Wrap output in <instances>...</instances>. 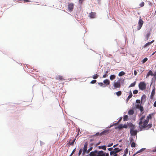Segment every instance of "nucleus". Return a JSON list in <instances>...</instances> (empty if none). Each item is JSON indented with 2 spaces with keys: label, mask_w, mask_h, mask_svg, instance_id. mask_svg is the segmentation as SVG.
<instances>
[{
  "label": "nucleus",
  "mask_w": 156,
  "mask_h": 156,
  "mask_svg": "<svg viewBox=\"0 0 156 156\" xmlns=\"http://www.w3.org/2000/svg\"><path fill=\"white\" fill-rule=\"evenodd\" d=\"M74 4L72 3L68 4V9L69 12H71L73 11L74 8Z\"/></svg>",
  "instance_id": "obj_8"
},
{
  "label": "nucleus",
  "mask_w": 156,
  "mask_h": 156,
  "mask_svg": "<svg viewBox=\"0 0 156 156\" xmlns=\"http://www.w3.org/2000/svg\"><path fill=\"white\" fill-rule=\"evenodd\" d=\"M129 94H130L129 95V96H128V97H127V98L126 99V101H127L132 97V96H133L132 94V92H131V91H130Z\"/></svg>",
  "instance_id": "obj_23"
},
{
  "label": "nucleus",
  "mask_w": 156,
  "mask_h": 156,
  "mask_svg": "<svg viewBox=\"0 0 156 156\" xmlns=\"http://www.w3.org/2000/svg\"><path fill=\"white\" fill-rule=\"evenodd\" d=\"M135 107L136 108L139 109L141 112L144 110L143 107L140 104L136 105Z\"/></svg>",
  "instance_id": "obj_9"
},
{
  "label": "nucleus",
  "mask_w": 156,
  "mask_h": 156,
  "mask_svg": "<svg viewBox=\"0 0 156 156\" xmlns=\"http://www.w3.org/2000/svg\"><path fill=\"white\" fill-rule=\"evenodd\" d=\"M122 128V125L120 124L119 125V126L117 127H116L115 128V129H116L117 128L119 129H120Z\"/></svg>",
  "instance_id": "obj_30"
},
{
  "label": "nucleus",
  "mask_w": 156,
  "mask_h": 156,
  "mask_svg": "<svg viewBox=\"0 0 156 156\" xmlns=\"http://www.w3.org/2000/svg\"><path fill=\"white\" fill-rule=\"evenodd\" d=\"M113 85L115 88H120L121 84L120 80H119L116 82H114Z\"/></svg>",
  "instance_id": "obj_7"
},
{
  "label": "nucleus",
  "mask_w": 156,
  "mask_h": 156,
  "mask_svg": "<svg viewBox=\"0 0 156 156\" xmlns=\"http://www.w3.org/2000/svg\"><path fill=\"white\" fill-rule=\"evenodd\" d=\"M145 115H143L139 119V122L138 124L139 125V127L140 129H143L147 127V126L148 124H146L145 126L144 125V120H145Z\"/></svg>",
  "instance_id": "obj_1"
},
{
  "label": "nucleus",
  "mask_w": 156,
  "mask_h": 156,
  "mask_svg": "<svg viewBox=\"0 0 156 156\" xmlns=\"http://www.w3.org/2000/svg\"><path fill=\"white\" fill-rule=\"evenodd\" d=\"M99 76V75H98L97 74H95L92 76V77L94 79H97Z\"/></svg>",
  "instance_id": "obj_29"
},
{
  "label": "nucleus",
  "mask_w": 156,
  "mask_h": 156,
  "mask_svg": "<svg viewBox=\"0 0 156 156\" xmlns=\"http://www.w3.org/2000/svg\"><path fill=\"white\" fill-rule=\"evenodd\" d=\"M155 94V87H154L153 88L152 90V91L151 95L150 96V97L151 99H152L153 96Z\"/></svg>",
  "instance_id": "obj_14"
},
{
  "label": "nucleus",
  "mask_w": 156,
  "mask_h": 156,
  "mask_svg": "<svg viewBox=\"0 0 156 156\" xmlns=\"http://www.w3.org/2000/svg\"><path fill=\"white\" fill-rule=\"evenodd\" d=\"M122 150V149H119V148L116 147L114 148L113 150V151L116 152V153H118Z\"/></svg>",
  "instance_id": "obj_19"
},
{
  "label": "nucleus",
  "mask_w": 156,
  "mask_h": 156,
  "mask_svg": "<svg viewBox=\"0 0 156 156\" xmlns=\"http://www.w3.org/2000/svg\"><path fill=\"white\" fill-rule=\"evenodd\" d=\"M132 141H133V138L131 139L130 140L131 142H132ZM135 145H136V144H135V143L134 142H133L131 144V146L132 147H135V146H136Z\"/></svg>",
  "instance_id": "obj_21"
},
{
  "label": "nucleus",
  "mask_w": 156,
  "mask_h": 156,
  "mask_svg": "<svg viewBox=\"0 0 156 156\" xmlns=\"http://www.w3.org/2000/svg\"><path fill=\"white\" fill-rule=\"evenodd\" d=\"M79 0V3L81 5L82 4L84 0Z\"/></svg>",
  "instance_id": "obj_49"
},
{
  "label": "nucleus",
  "mask_w": 156,
  "mask_h": 156,
  "mask_svg": "<svg viewBox=\"0 0 156 156\" xmlns=\"http://www.w3.org/2000/svg\"><path fill=\"white\" fill-rule=\"evenodd\" d=\"M154 42V40L152 41L151 42H149L148 43L146 44L143 46V47L145 48L149 47L152 43Z\"/></svg>",
  "instance_id": "obj_16"
},
{
  "label": "nucleus",
  "mask_w": 156,
  "mask_h": 156,
  "mask_svg": "<svg viewBox=\"0 0 156 156\" xmlns=\"http://www.w3.org/2000/svg\"><path fill=\"white\" fill-rule=\"evenodd\" d=\"M128 116L127 115H125L123 118V120L124 121H127L128 120Z\"/></svg>",
  "instance_id": "obj_37"
},
{
  "label": "nucleus",
  "mask_w": 156,
  "mask_h": 156,
  "mask_svg": "<svg viewBox=\"0 0 156 156\" xmlns=\"http://www.w3.org/2000/svg\"><path fill=\"white\" fill-rule=\"evenodd\" d=\"M95 136H102V135H101V133H100L99 132L97 133L95 135Z\"/></svg>",
  "instance_id": "obj_45"
},
{
  "label": "nucleus",
  "mask_w": 156,
  "mask_h": 156,
  "mask_svg": "<svg viewBox=\"0 0 156 156\" xmlns=\"http://www.w3.org/2000/svg\"><path fill=\"white\" fill-rule=\"evenodd\" d=\"M116 94L118 96H120L122 94V92L121 91H119L116 93Z\"/></svg>",
  "instance_id": "obj_35"
},
{
  "label": "nucleus",
  "mask_w": 156,
  "mask_h": 156,
  "mask_svg": "<svg viewBox=\"0 0 156 156\" xmlns=\"http://www.w3.org/2000/svg\"><path fill=\"white\" fill-rule=\"evenodd\" d=\"M129 126L130 127V133L131 135L133 136L136 135L137 133V130L135 129V126L131 123L129 124Z\"/></svg>",
  "instance_id": "obj_2"
},
{
  "label": "nucleus",
  "mask_w": 156,
  "mask_h": 156,
  "mask_svg": "<svg viewBox=\"0 0 156 156\" xmlns=\"http://www.w3.org/2000/svg\"><path fill=\"white\" fill-rule=\"evenodd\" d=\"M126 155L127 154H124L123 156H126Z\"/></svg>",
  "instance_id": "obj_60"
},
{
  "label": "nucleus",
  "mask_w": 156,
  "mask_h": 156,
  "mask_svg": "<svg viewBox=\"0 0 156 156\" xmlns=\"http://www.w3.org/2000/svg\"><path fill=\"white\" fill-rule=\"evenodd\" d=\"M96 156H109V154L106 153L102 151H97Z\"/></svg>",
  "instance_id": "obj_4"
},
{
  "label": "nucleus",
  "mask_w": 156,
  "mask_h": 156,
  "mask_svg": "<svg viewBox=\"0 0 156 156\" xmlns=\"http://www.w3.org/2000/svg\"><path fill=\"white\" fill-rule=\"evenodd\" d=\"M125 74V73L123 71L120 72L119 74V76H122Z\"/></svg>",
  "instance_id": "obj_32"
},
{
  "label": "nucleus",
  "mask_w": 156,
  "mask_h": 156,
  "mask_svg": "<svg viewBox=\"0 0 156 156\" xmlns=\"http://www.w3.org/2000/svg\"><path fill=\"white\" fill-rule=\"evenodd\" d=\"M23 1L24 2H30L29 0H23Z\"/></svg>",
  "instance_id": "obj_56"
},
{
  "label": "nucleus",
  "mask_w": 156,
  "mask_h": 156,
  "mask_svg": "<svg viewBox=\"0 0 156 156\" xmlns=\"http://www.w3.org/2000/svg\"><path fill=\"white\" fill-rule=\"evenodd\" d=\"M154 151H156V148L154 149Z\"/></svg>",
  "instance_id": "obj_62"
},
{
  "label": "nucleus",
  "mask_w": 156,
  "mask_h": 156,
  "mask_svg": "<svg viewBox=\"0 0 156 156\" xmlns=\"http://www.w3.org/2000/svg\"><path fill=\"white\" fill-rule=\"evenodd\" d=\"M108 133V130H105L101 133V135H105L106 134Z\"/></svg>",
  "instance_id": "obj_20"
},
{
  "label": "nucleus",
  "mask_w": 156,
  "mask_h": 156,
  "mask_svg": "<svg viewBox=\"0 0 156 156\" xmlns=\"http://www.w3.org/2000/svg\"><path fill=\"white\" fill-rule=\"evenodd\" d=\"M136 101L137 104H140L141 103V100L140 101V100H136Z\"/></svg>",
  "instance_id": "obj_44"
},
{
  "label": "nucleus",
  "mask_w": 156,
  "mask_h": 156,
  "mask_svg": "<svg viewBox=\"0 0 156 156\" xmlns=\"http://www.w3.org/2000/svg\"><path fill=\"white\" fill-rule=\"evenodd\" d=\"M76 138L74 139V140H73V141L71 142H69L68 143H67V145L69 144L70 145L73 146V145L75 141Z\"/></svg>",
  "instance_id": "obj_28"
},
{
  "label": "nucleus",
  "mask_w": 156,
  "mask_h": 156,
  "mask_svg": "<svg viewBox=\"0 0 156 156\" xmlns=\"http://www.w3.org/2000/svg\"><path fill=\"white\" fill-rule=\"evenodd\" d=\"M145 149V148H143L141 149L140 150L137 151L135 154H134L133 155V156H135L137 154L143 151H144Z\"/></svg>",
  "instance_id": "obj_24"
},
{
  "label": "nucleus",
  "mask_w": 156,
  "mask_h": 156,
  "mask_svg": "<svg viewBox=\"0 0 156 156\" xmlns=\"http://www.w3.org/2000/svg\"><path fill=\"white\" fill-rule=\"evenodd\" d=\"M127 126L126 125H122V128H127Z\"/></svg>",
  "instance_id": "obj_48"
},
{
  "label": "nucleus",
  "mask_w": 156,
  "mask_h": 156,
  "mask_svg": "<svg viewBox=\"0 0 156 156\" xmlns=\"http://www.w3.org/2000/svg\"><path fill=\"white\" fill-rule=\"evenodd\" d=\"M116 124H113V125H111V126H110V127H111L113 125H116Z\"/></svg>",
  "instance_id": "obj_59"
},
{
  "label": "nucleus",
  "mask_w": 156,
  "mask_h": 156,
  "mask_svg": "<svg viewBox=\"0 0 156 156\" xmlns=\"http://www.w3.org/2000/svg\"><path fill=\"white\" fill-rule=\"evenodd\" d=\"M108 71H107L105 72V74L103 75V77L106 78L108 76Z\"/></svg>",
  "instance_id": "obj_33"
},
{
  "label": "nucleus",
  "mask_w": 156,
  "mask_h": 156,
  "mask_svg": "<svg viewBox=\"0 0 156 156\" xmlns=\"http://www.w3.org/2000/svg\"><path fill=\"white\" fill-rule=\"evenodd\" d=\"M148 59L147 58H145L144 59L141 61V62L143 64H144L147 61Z\"/></svg>",
  "instance_id": "obj_31"
},
{
  "label": "nucleus",
  "mask_w": 156,
  "mask_h": 156,
  "mask_svg": "<svg viewBox=\"0 0 156 156\" xmlns=\"http://www.w3.org/2000/svg\"><path fill=\"white\" fill-rule=\"evenodd\" d=\"M150 34L149 33H148L146 35V39L147 40L148 39V38L150 36Z\"/></svg>",
  "instance_id": "obj_42"
},
{
  "label": "nucleus",
  "mask_w": 156,
  "mask_h": 156,
  "mask_svg": "<svg viewBox=\"0 0 156 156\" xmlns=\"http://www.w3.org/2000/svg\"><path fill=\"white\" fill-rule=\"evenodd\" d=\"M150 75L155 76H156V73L153 74L151 70H149L146 76V78H147Z\"/></svg>",
  "instance_id": "obj_12"
},
{
  "label": "nucleus",
  "mask_w": 156,
  "mask_h": 156,
  "mask_svg": "<svg viewBox=\"0 0 156 156\" xmlns=\"http://www.w3.org/2000/svg\"><path fill=\"white\" fill-rule=\"evenodd\" d=\"M138 91L137 90H135L133 91V93L134 94H137Z\"/></svg>",
  "instance_id": "obj_40"
},
{
  "label": "nucleus",
  "mask_w": 156,
  "mask_h": 156,
  "mask_svg": "<svg viewBox=\"0 0 156 156\" xmlns=\"http://www.w3.org/2000/svg\"><path fill=\"white\" fill-rule=\"evenodd\" d=\"M98 147L100 149H103V150L105 151L106 150V146L104 145L103 146H99Z\"/></svg>",
  "instance_id": "obj_25"
},
{
  "label": "nucleus",
  "mask_w": 156,
  "mask_h": 156,
  "mask_svg": "<svg viewBox=\"0 0 156 156\" xmlns=\"http://www.w3.org/2000/svg\"><path fill=\"white\" fill-rule=\"evenodd\" d=\"M136 83V82L135 81L134 82L131 83V84L129 86V87H134Z\"/></svg>",
  "instance_id": "obj_34"
},
{
  "label": "nucleus",
  "mask_w": 156,
  "mask_h": 156,
  "mask_svg": "<svg viewBox=\"0 0 156 156\" xmlns=\"http://www.w3.org/2000/svg\"><path fill=\"white\" fill-rule=\"evenodd\" d=\"M128 152V148H126L124 151V154H127Z\"/></svg>",
  "instance_id": "obj_39"
},
{
  "label": "nucleus",
  "mask_w": 156,
  "mask_h": 156,
  "mask_svg": "<svg viewBox=\"0 0 156 156\" xmlns=\"http://www.w3.org/2000/svg\"><path fill=\"white\" fill-rule=\"evenodd\" d=\"M154 151H156V148L154 149Z\"/></svg>",
  "instance_id": "obj_61"
},
{
  "label": "nucleus",
  "mask_w": 156,
  "mask_h": 156,
  "mask_svg": "<svg viewBox=\"0 0 156 156\" xmlns=\"http://www.w3.org/2000/svg\"><path fill=\"white\" fill-rule=\"evenodd\" d=\"M153 114H150L148 115L146 119L144 120V126L146 125L147 124H148L149 119H151L152 118V116Z\"/></svg>",
  "instance_id": "obj_5"
},
{
  "label": "nucleus",
  "mask_w": 156,
  "mask_h": 156,
  "mask_svg": "<svg viewBox=\"0 0 156 156\" xmlns=\"http://www.w3.org/2000/svg\"><path fill=\"white\" fill-rule=\"evenodd\" d=\"M75 149H74L73 151H72V154H72L75 151Z\"/></svg>",
  "instance_id": "obj_58"
},
{
  "label": "nucleus",
  "mask_w": 156,
  "mask_h": 156,
  "mask_svg": "<svg viewBox=\"0 0 156 156\" xmlns=\"http://www.w3.org/2000/svg\"><path fill=\"white\" fill-rule=\"evenodd\" d=\"M82 152V149H81L79 150V152L78 153V155L79 156H80V154H81Z\"/></svg>",
  "instance_id": "obj_47"
},
{
  "label": "nucleus",
  "mask_w": 156,
  "mask_h": 156,
  "mask_svg": "<svg viewBox=\"0 0 156 156\" xmlns=\"http://www.w3.org/2000/svg\"><path fill=\"white\" fill-rule=\"evenodd\" d=\"M121 120V119H119V122Z\"/></svg>",
  "instance_id": "obj_63"
},
{
  "label": "nucleus",
  "mask_w": 156,
  "mask_h": 156,
  "mask_svg": "<svg viewBox=\"0 0 156 156\" xmlns=\"http://www.w3.org/2000/svg\"><path fill=\"white\" fill-rule=\"evenodd\" d=\"M152 126V125L151 124H149L147 126V127H148V128H151Z\"/></svg>",
  "instance_id": "obj_46"
},
{
  "label": "nucleus",
  "mask_w": 156,
  "mask_h": 156,
  "mask_svg": "<svg viewBox=\"0 0 156 156\" xmlns=\"http://www.w3.org/2000/svg\"><path fill=\"white\" fill-rule=\"evenodd\" d=\"M113 144V143H112L111 144H109L107 146L108 147H110L112 146Z\"/></svg>",
  "instance_id": "obj_50"
},
{
  "label": "nucleus",
  "mask_w": 156,
  "mask_h": 156,
  "mask_svg": "<svg viewBox=\"0 0 156 156\" xmlns=\"http://www.w3.org/2000/svg\"><path fill=\"white\" fill-rule=\"evenodd\" d=\"M103 83H104V84L105 86V87L106 86H107L108 85H109L110 84V81L107 79H105V80H104L103 81Z\"/></svg>",
  "instance_id": "obj_13"
},
{
  "label": "nucleus",
  "mask_w": 156,
  "mask_h": 156,
  "mask_svg": "<svg viewBox=\"0 0 156 156\" xmlns=\"http://www.w3.org/2000/svg\"><path fill=\"white\" fill-rule=\"evenodd\" d=\"M153 105L154 107H156V101H155Z\"/></svg>",
  "instance_id": "obj_53"
},
{
  "label": "nucleus",
  "mask_w": 156,
  "mask_h": 156,
  "mask_svg": "<svg viewBox=\"0 0 156 156\" xmlns=\"http://www.w3.org/2000/svg\"><path fill=\"white\" fill-rule=\"evenodd\" d=\"M97 154V151L95 150L94 151H92L89 154L90 156H96Z\"/></svg>",
  "instance_id": "obj_15"
},
{
  "label": "nucleus",
  "mask_w": 156,
  "mask_h": 156,
  "mask_svg": "<svg viewBox=\"0 0 156 156\" xmlns=\"http://www.w3.org/2000/svg\"><path fill=\"white\" fill-rule=\"evenodd\" d=\"M98 84L100 85V86L103 87H105V86L104 85V84H103L102 83H98Z\"/></svg>",
  "instance_id": "obj_38"
},
{
  "label": "nucleus",
  "mask_w": 156,
  "mask_h": 156,
  "mask_svg": "<svg viewBox=\"0 0 156 156\" xmlns=\"http://www.w3.org/2000/svg\"><path fill=\"white\" fill-rule=\"evenodd\" d=\"M92 147H90L87 151L86 152L87 153H88L90 151L92 150Z\"/></svg>",
  "instance_id": "obj_41"
},
{
  "label": "nucleus",
  "mask_w": 156,
  "mask_h": 156,
  "mask_svg": "<svg viewBox=\"0 0 156 156\" xmlns=\"http://www.w3.org/2000/svg\"><path fill=\"white\" fill-rule=\"evenodd\" d=\"M156 52V51L155 52H153V54H152V55H154V54L155 53V52Z\"/></svg>",
  "instance_id": "obj_57"
},
{
  "label": "nucleus",
  "mask_w": 156,
  "mask_h": 156,
  "mask_svg": "<svg viewBox=\"0 0 156 156\" xmlns=\"http://www.w3.org/2000/svg\"><path fill=\"white\" fill-rule=\"evenodd\" d=\"M143 113H144V112H143L142 113V114H143Z\"/></svg>",
  "instance_id": "obj_64"
},
{
  "label": "nucleus",
  "mask_w": 156,
  "mask_h": 156,
  "mask_svg": "<svg viewBox=\"0 0 156 156\" xmlns=\"http://www.w3.org/2000/svg\"><path fill=\"white\" fill-rule=\"evenodd\" d=\"M113 150V148L110 147L108 148V150L109 151H112Z\"/></svg>",
  "instance_id": "obj_51"
},
{
  "label": "nucleus",
  "mask_w": 156,
  "mask_h": 156,
  "mask_svg": "<svg viewBox=\"0 0 156 156\" xmlns=\"http://www.w3.org/2000/svg\"><path fill=\"white\" fill-rule=\"evenodd\" d=\"M88 144L87 142H86L85 144L83 150V155H84L87 151V146Z\"/></svg>",
  "instance_id": "obj_10"
},
{
  "label": "nucleus",
  "mask_w": 156,
  "mask_h": 156,
  "mask_svg": "<svg viewBox=\"0 0 156 156\" xmlns=\"http://www.w3.org/2000/svg\"><path fill=\"white\" fill-rule=\"evenodd\" d=\"M97 81L96 80H93L90 82V83L92 84L95 83H96Z\"/></svg>",
  "instance_id": "obj_43"
},
{
  "label": "nucleus",
  "mask_w": 156,
  "mask_h": 156,
  "mask_svg": "<svg viewBox=\"0 0 156 156\" xmlns=\"http://www.w3.org/2000/svg\"><path fill=\"white\" fill-rule=\"evenodd\" d=\"M128 113L129 115H132L134 113V111L133 109H130Z\"/></svg>",
  "instance_id": "obj_27"
},
{
  "label": "nucleus",
  "mask_w": 156,
  "mask_h": 156,
  "mask_svg": "<svg viewBox=\"0 0 156 156\" xmlns=\"http://www.w3.org/2000/svg\"><path fill=\"white\" fill-rule=\"evenodd\" d=\"M144 22L143 20L140 19H139L138 23V26H137V30H140L141 27L142 26Z\"/></svg>",
  "instance_id": "obj_6"
},
{
  "label": "nucleus",
  "mask_w": 156,
  "mask_h": 156,
  "mask_svg": "<svg viewBox=\"0 0 156 156\" xmlns=\"http://www.w3.org/2000/svg\"><path fill=\"white\" fill-rule=\"evenodd\" d=\"M101 143V142H99L97 143L96 144V146H98V145H99Z\"/></svg>",
  "instance_id": "obj_55"
},
{
  "label": "nucleus",
  "mask_w": 156,
  "mask_h": 156,
  "mask_svg": "<svg viewBox=\"0 0 156 156\" xmlns=\"http://www.w3.org/2000/svg\"><path fill=\"white\" fill-rule=\"evenodd\" d=\"M110 154L111 156L112 155V156H118L117 153L113 151H111Z\"/></svg>",
  "instance_id": "obj_22"
},
{
  "label": "nucleus",
  "mask_w": 156,
  "mask_h": 156,
  "mask_svg": "<svg viewBox=\"0 0 156 156\" xmlns=\"http://www.w3.org/2000/svg\"><path fill=\"white\" fill-rule=\"evenodd\" d=\"M118 145V144H115V145H114L113 146V147L114 148H115V147H117Z\"/></svg>",
  "instance_id": "obj_54"
},
{
  "label": "nucleus",
  "mask_w": 156,
  "mask_h": 156,
  "mask_svg": "<svg viewBox=\"0 0 156 156\" xmlns=\"http://www.w3.org/2000/svg\"><path fill=\"white\" fill-rule=\"evenodd\" d=\"M146 83L144 81L140 82L138 84L139 89L142 91L146 89Z\"/></svg>",
  "instance_id": "obj_3"
},
{
  "label": "nucleus",
  "mask_w": 156,
  "mask_h": 156,
  "mask_svg": "<svg viewBox=\"0 0 156 156\" xmlns=\"http://www.w3.org/2000/svg\"><path fill=\"white\" fill-rule=\"evenodd\" d=\"M147 97L145 94H143L141 98V103L145 102Z\"/></svg>",
  "instance_id": "obj_17"
},
{
  "label": "nucleus",
  "mask_w": 156,
  "mask_h": 156,
  "mask_svg": "<svg viewBox=\"0 0 156 156\" xmlns=\"http://www.w3.org/2000/svg\"><path fill=\"white\" fill-rule=\"evenodd\" d=\"M134 73L135 75H136L137 74V72L136 70H135L134 72Z\"/></svg>",
  "instance_id": "obj_52"
},
{
  "label": "nucleus",
  "mask_w": 156,
  "mask_h": 156,
  "mask_svg": "<svg viewBox=\"0 0 156 156\" xmlns=\"http://www.w3.org/2000/svg\"><path fill=\"white\" fill-rule=\"evenodd\" d=\"M56 80H58L61 81L65 80V79L63 76L60 75L57 76L56 78Z\"/></svg>",
  "instance_id": "obj_18"
},
{
  "label": "nucleus",
  "mask_w": 156,
  "mask_h": 156,
  "mask_svg": "<svg viewBox=\"0 0 156 156\" xmlns=\"http://www.w3.org/2000/svg\"><path fill=\"white\" fill-rule=\"evenodd\" d=\"M96 13L95 12H91L89 14V16L91 19L95 18L96 17Z\"/></svg>",
  "instance_id": "obj_11"
},
{
  "label": "nucleus",
  "mask_w": 156,
  "mask_h": 156,
  "mask_svg": "<svg viewBox=\"0 0 156 156\" xmlns=\"http://www.w3.org/2000/svg\"><path fill=\"white\" fill-rule=\"evenodd\" d=\"M116 76L115 75H111L110 76V79L112 80L115 78Z\"/></svg>",
  "instance_id": "obj_26"
},
{
  "label": "nucleus",
  "mask_w": 156,
  "mask_h": 156,
  "mask_svg": "<svg viewBox=\"0 0 156 156\" xmlns=\"http://www.w3.org/2000/svg\"><path fill=\"white\" fill-rule=\"evenodd\" d=\"M144 5V2H142L139 4V6H140V7H143Z\"/></svg>",
  "instance_id": "obj_36"
}]
</instances>
